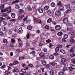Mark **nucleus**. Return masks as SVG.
Listing matches in <instances>:
<instances>
[{
    "label": "nucleus",
    "instance_id": "1",
    "mask_svg": "<svg viewBox=\"0 0 75 75\" xmlns=\"http://www.w3.org/2000/svg\"><path fill=\"white\" fill-rule=\"evenodd\" d=\"M63 21L65 24H67L69 22V21H68V19L66 17L63 19Z\"/></svg>",
    "mask_w": 75,
    "mask_h": 75
},
{
    "label": "nucleus",
    "instance_id": "2",
    "mask_svg": "<svg viewBox=\"0 0 75 75\" xmlns=\"http://www.w3.org/2000/svg\"><path fill=\"white\" fill-rule=\"evenodd\" d=\"M72 66L70 67H69V70H70L71 71H73L74 69H75V66L74 65H72Z\"/></svg>",
    "mask_w": 75,
    "mask_h": 75
},
{
    "label": "nucleus",
    "instance_id": "3",
    "mask_svg": "<svg viewBox=\"0 0 75 75\" xmlns=\"http://www.w3.org/2000/svg\"><path fill=\"white\" fill-rule=\"evenodd\" d=\"M55 14L57 16H60V15H61V13L60 12V11H57L55 13Z\"/></svg>",
    "mask_w": 75,
    "mask_h": 75
},
{
    "label": "nucleus",
    "instance_id": "4",
    "mask_svg": "<svg viewBox=\"0 0 75 75\" xmlns=\"http://www.w3.org/2000/svg\"><path fill=\"white\" fill-rule=\"evenodd\" d=\"M41 63L43 65H45L47 64V62L44 60H42L41 61Z\"/></svg>",
    "mask_w": 75,
    "mask_h": 75
},
{
    "label": "nucleus",
    "instance_id": "5",
    "mask_svg": "<svg viewBox=\"0 0 75 75\" xmlns=\"http://www.w3.org/2000/svg\"><path fill=\"white\" fill-rule=\"evenodd\" d=\"M67 61V59L65 58H62L61 59V62L62 63H65Z\"/></svg>",
    "mask_w": 75,
    "mask_h": 75
},
{
    "label": "nucleus",
    "instance_id": "6",
    "mask_svg": "<svg viewBox=\"0 0 75 75\" xmlns=\"http://www.w3.org/2000/svg\"><path fill=\"white\" fill-rule=\"evenodd\" d=\"M75 35L74 34V32H73L72 34H71V35L70 37L71 40H74V37Z\"/></svg>",
    "mask_w": 75,
    "mask_h": 75
},
{
    "label": "nucleus",
    "instance_id": "7",
    "mask_svg": "<svg viewBox=\"0 0 75 75\" xmlns=\"http://www.w3.org/2000/svg\"><path fill=\"white\" fill-rule=\"evenodd\" d=\"M19 14H23V13L24 12V11L22 9H20L19 10Z\"/></svg>",
    "mask_w": 75,
    "mask_h": 75
},
{
    "label": "nucleus",
    "instance_id": "8",
    "mask_svg": "<svg viewBox=\"0 0 75 75\" xmlns=\"http://www.w3.org/2000/svg\"><path fill=\"white\" fill-rule=\"evenodd\" d=\"M72 11H71V9H67V11H65V13L66 14H68V13H70Z\"/></svg>",
    "mask_w": 75,
    "mask_h": 75
},
{
    "label": "nucleus",
    "instance_id": "9",
    "mask_svg": "<svg viewBox=\"0 0 75 75\" xmlns=\"http://www.w3.org/2000/svg\"><path fill=\"white\" fill-rule=\"evenodd\" d=\"M11 15L12 18H15V17H16V14H15L14 13H11Z\"/></svg>",
    "mask_w": 75,
    "mask_h": 75
},
{
    "label": "nucleus",
    "instance_id": "10",
    "mask_svg": "<svg viewBox=\"0 0 75 75\" xmlns=\"http://www.w3.org/2000/svg\"><path fill=\"white\" fill-rule=\"evenodd\" d=\"M25 57L24 56H21L19 57V60H21V59H24Z\"/></svg>",
    "mask_w": 75,
    "mask_h": 75
},
{
    "label": "nucleus",
    "instance_id": "11",
    "mask_svg": "<svg viewBox=\"0 0 75 75\" xmlns=\"http://www.w3.org/2000/svg\"><path fill=\"white\" fill-rule=\"evenodd\" d=\"M18 32L19 34H21L23 33V30L22 29L21 30H20V29H19L18 30Z\"/></svg>",
    "mask_w": 75,
    "mask_h": 75
},
{
    "label": "nucleus",
    "instance_id": "12",
    "mask_svg": "<svg viewBox=\"0 0 75 75\" xmlns=\"http://www.w3.org/2000/svg\"><path fill=\"white\" fill-rule=\"evenodd\" d=\"M8 10L7 9H2L1 10V13H4V12H6V11H8Z\"/></svg>",
    "mask_w": 75,
    "mask_h": 75
},
{
    "label": "nucleus",
    "instance_id": "13",
    "mask_svg": "<svg viewBox=\"0 0 75 75\" xmlns=\"http://www.w3.org/2000/svg\"><path fill=\"white\" fill-rule=\"evenodd\" d=\"M52 21V20L51 18H49L47 21V23H51Z\"/></svg>",
    "mask_w": 75,
    "mask_h": 75
},
{
    "label": "nucleus",
    "instance_id": "14",
    "mask_svg": "<svg viewBox=\"0 0 75 75\" xmlns=\"http://www.w3.org/2000/svg\"><path fill=\"white\" fill-rule=\"evenodd\" d=\"M2 17H5V18H6V17L8 16L6 14V13H3L2 15Z\"/></svg>",
    "mask_w": 75,
    "mask_h": 75
},
{
    "label": "nucleus",
    "instance_id": "15",
    "mask_svg": "<svg viewBox=\"0 0 75 75\" xmlns=\"http://www.w3.org/2000/svg\"><path fill=\"white\" fill-rule=\"evenodd\" d=\"M39 55L40 57H44L45 54L43 52H41L39 54Z\"/></svg>",
    "mask_w": 75,
    "mask_h": 75
},
{
    "label": "nucleus",
    "instance_id": "16",
    "mask_svg": "<svg viewBox=\"0 0 75 75\" xmlns=\"http://www.w3.org/2000/svg\"><path fill=\"white\" fill-rule=\"evenodd\" d=\"M23 17H24V16L22 15V16H18V18H19V20H21V19H22V18Z\"/></svg>",
    "mask_w": 75,
    "mask_h": 75
},
{
    "label": "nucleus",
    "instance_id": "17",
    "mask_svg": "<svg viewBox=\"0 0 75 75\" xmlns=\"http://www.w3.org/2000/svg\"><path fill=\"white\" fill-rule=\"evenodd\" d=\"M38 11L40 13H43V10L42 9H40L38 10Z\"/></svg>",
    "mask_w": 75,
    "mask_h": 75
},
{
    "label": "nucleus",
    "instance_id": "18",
    "mask_svg": "<svg viewBox=\"0 0 75 75\" xmlns=\"http://www.w3.org/2000/svg\"><path fill=\"white\" fill-rule=\"evenodd\" d=\"M63 33L62 32H59L58 33H57V35H58V36H61V35H62L63 34Z\"/></svg>",
    "mask_w": 75,
    "mask_h": 75
},
{
    "label": "nucleus",
    "instance_id": "19",
    "mask_svg": "<svg viewBox=\"0 0 75 75\" xmlns=\"http://www.w3.org/2000/svg\"><path fill=\"white\" fill-rule=\"evenodd\" d=\"M71 62L72 63V64H75V59H72L71 60Z\"/></svg>",
    "mask_w": 75,
    "mask_h": 75
},
{
    "label": "nucleus",
    "instance_id": "20",
    "mask_svg": "<svg viewBox=\"0 0 75 75\" xmlns=\"http://www.w3.org/2000/svg\"><path fill=\"white\" fill-rule=\"evenodd\" d=\"M12 71L13 72H18V70L17 69H15L13 70Z\"/></svg>",
    "mask_w": 75,
    "mask_h": 75
},
{
    "label": "nucleus",
    "instance_id": "21",
    "mask_svg": "<svg viewBox=\"0 0 75 75\" xmlns=\"http://www.w3.org/2000/svg\"><path fill=\"white\" fill-rule=\"evenodd\" d=\"M33 20L34 21H35V22H36V23H37L38 22V19L37 18H34Z\"/></svg>",
    "mask_w": 75,
    "mask_h": 75
},
{
    "label": "nucleus",
    "instance_id": "22",
    "mask_svg": "<svg viewBox=\"0 0 75 75\" xmlns=\"http://www.w3.org/2000/svg\"><path fill=\"white\" fill-rule=\"evenodd\" d=\"M15 7L16 8H20V6L17 4L15 5Z\"/></svg>",
    "mask_w": 75,
    "mask_h": 75
},
{
    "label": "nucleus",
    "instance_id": "23",
    "mask_svg": "<svg viewBox=\"0 0 75 75\" xmlns=\"http://www.w3.org/2000/svg\"><path fill=\"white\" fill-rule=\"evenodd\" d=\"M18 1H19V0H16L15 1H13L12 3V4H14L15 3H17Z\"/></svg>",
    "mask_w": 75,
    "mask_h": 75
},
{
    "label": "nucleus",
    "instance_id": "24",
    "mask_svg": "<svg viewBox=\"0 0 75 75\" xmlns=\"http://www.w3.org/2000/svg\"><path fill=\"white\" fill-rule=\"evenodd\" d=\"M70 55L71 57H75V54L73 52H72L70 54Z\"/></svg>",
    "mask_w": 75,
    "mask_h": 75
},
{
    "label": "nucleus",
    "instance_id": "25",
    "mask_svg": "<svg viewBox=\"0 0 75 75\" xmlns=\"http://www.w3.org/2000/svg\"><path fill=\"white\" fill-rule=\"evenodd\" d=\"M28 67H30L31 68H34V66L32 64H30L28 65Z\"/></svg>",
    "mask_w": 75,
    "mask_h": 75
},
{
    "label": "nucleus",
    "instance_id": "26",
    "mask_svg": "<svg viewBox=\"0 0 75 75\" xmlns=\"http://www.w3.org/2000/svg\"><path fill=\"white\" fill-rule=\"evenodd\" d=\"M13 63L14 64V65H16L19 64V62L17 61H15Z\"/></svg>",
    "mask_w": 75,
    "mask_h": 75
},
{
    "label": "nucleus",
    "instance_id": "27",
    "mask_svg": "<svg viewBox=\"0 0 75 75\" xmlns=\"http://www.w3.org/2000/svg\"><path fill=\"white\" fill-rule=\"evenodd\" d=\"M49 58L51 59H53L54 58V57L53 55H50L49 56Z\"/></svg>",
    "mask_w": 75,
    "mask_h": 75
},
{
    "label": "nucleus",
    "instance_id": "28",
    "mask_svg": "<svg viewBox=\"0 0 75 75\" xmlns=\"http://www.w3.org/2000/svg\"><path fill=\"white\" fill-rule=\"evenodd\" d=\"M55 28H61V26L59 25H57L55 27Z\"/></svg>",
    "mask_w": 75,
    "mask_h": 75
},
{
    "label": "nucleus",
    "instance_id": "29",
    "mask_svg": "<svg viewBox=\"0 0 75 75\" xmlns=\"http://www.w3.org/2000/svg\"><path fill=\"white\" fill-rule=\"evenodd\" d=\"M21 71L22 72H23V73H25V72H26V69H22Z\"/></svg>",
    "mask_w": 75,
    "mask_h": 75
},
{
    "label": "nucleus",
    "instance_id": "30",
    "mask_svg": "<svg viewBox=\"0 0 75 75\" xmlns=\"http://www.w3.org/2000/svg\"><path fill=\"white\" fill-rule=\"evenodd\" d=\"M68 37V35H64V39H67Z\"/></svg>",
    "mask_w": 75,
    "mask_h": 75
},
{
    "label": "nucleus",
    "instance_id": "31",
    "mask_svg": "<svg viewBox=\"0 0 75 75\" xmlns=\"http://www.w3.org/2000/svg\"><path fill=\"white\" fill-rule=\"evenodd\" d=\"M51 6L52 7H55V4L54 2H52L51 4Z\"/></svg>",
    "mask_w": 75,
    "mask_h": 75
},
{
    "label": "nucleus",
    "instance_id": "32",
    "mask_svg": "<svg viewBox=\"0 0 75 75\" xmlns=\"http://www.w3.org/2000/svg\"><path fill=\"white\" fill-rule=\"evenodd\" d=\"M30 54H33V55H35V51H32L30 52Z\"/></svg>",
    "mask_w": 75,
    "mask_h": 75
},
{
    "label": "nucleus",
    "instance_id": "33",
    "mask_svg": "<svg viewBox=\"0 0 75 75\" xmlns=\"http://www.w3.org/2000/svg\"><path fill=\"white\" fill-rule=\"evenodd\" d=\"M27 8L29 11H31L32 10L31 8V6H28Z\"/></svg>",
    "mask_w": 75,
    "mask_h": 75
},
{
    "label": "nucleus",
    "instance_id": "34",
    "mask_svg": "<svg viewBox=\"0 0 75 75\" xmlns=\"http://www.w3.org/2000/svg\"><path fill=\"white\" fill-rule=\"evenodd\" d=\"M64 73L62 71L60 72L59 73V75H64Z\"/></svg>",
    "mask_w": 75,
    "mask_h": 75
},
{
    "label": "nucleus",
    "instance_id": "35",
    "mask_svg": "<svg viewBox=\"0 0 75 75\" xmlns=\"http://www.w3.org/2000/svg\"><path fill=\"white\" fill-rule=\"evenodd\" d=\"M60 52H62L63 54H65V51L64 50H60Z\"/></svg>",
    "mask_w": 75,
    "mask_h": 75
},
{
    "label": "nucleus",
    "instance_id": "36",
    "mask_svg": "<svg viewBox=\"0 0 75 75\" xmlns=\"http://www.w3.org/2000/svg\"><path fill=\"white\" fill-rule=\"evenodd\" d=\"M4 8V4L2 5L0 7V8Z\"/></svg>",
    "mask_w": 75,
    "mask_h": 75
},
{
    "label": "nucleus",
    "instance_id": "37",
    "mask_svg": "<svg viewBox=\"0 0 75 75\" xmlns=\"http://www.w3.org/2000/svg\"><path fill=\"white\" fill-rule=\"evenodd\" d=\"M50 74L51 75H53L54 74V71H53L52 70L50 71Z\"/></svg>",
    "mask_w": 75,
    "mask_h": 75
},
{
    "label": "nucleus",
    "instance_id": "38",
    "mask_svg": "<svg viewBox=\"0 0 75 75\" xmlns=\"http://www.w3.org/2000/svg\"><path fill=\"white\" fill-rule=\"evenodd\" d=\"M59 51V47H57L55 48V51L57 52V51Z\"/></svg>",
    "mask_w": 75,
    "mask_h": 75
},
{
    "label": "nucleus",
    "instance_id": "39",
    "mask_svg": "<svg viewBox=\"0 0 75 75\" xmlns=\"http://www.w3.org/2000/svg\"><path fill=\"white\" fill-rule=\"evenodd\" d=\"M70 52H74V48L73 47H71V49L70 50Z\"/></svg>",
    "mask_w": 75,
    "mask_h": 75
},
{
    "label": "nucleus",
    "instance_id": "40",
    "mask_svg": "<svg viewBox=\"0 0 75 75\" xmlns=\"http://www.w3.org/2000/svg\"><path fill=\"white\" fill-rule=\"evenodd\" d=\"M46 41L47 42V43H50V42H51V40H50V39H48L46 40Z\"/></svg>",
    "mask_w": 75,
    "mask_h": 75
},
{
    "label": "nucleus",
    "instance_id": "41",
    "mask_svg": "<svg viewBox=\"0 0 75 75\" xmlns=\"http://www.w3.org/2000/svg\"><path fill=\"white\" fill-rule=\"evenodd\" d=\"M48 8H49V6H45L44 7V8L45 10H48Z\"/></svg>",
    "mask_w": 75,
    "mask_h": 75
},
{
    "label": "nucleus",
    "instance_id": "42",
    "mask_svg": "<svg viewBox=\"0 0 75 75\" xmlns=\"http://www.w3.org/2000/svg\"><path fill=\"white\" fill-rule=\"evenodd\" d=\"M37 23H39L40 24L41 23H42V22L41 21V20L40 19H38V22Z\"/></svg>",
    "mask_w": 75,
    "mask_h": 75
},
{
    "label": "nucleus",
    "instance_id": "43",
    "mask_svg": "<svg viewBox=\"0 0 75 75\" xmlns=\"http://www.w3.org/2000/svg\"><path fill=\"white\" fill-rule=\"evenodd\" d=\"M9 65L10 67L13 66V65H14V63H11L9 64Z\"/></svg>",
    "mask_w": 75,
    "mask_h": 75
},
{
    "label": "nucleus",
    "instance_id": "44",
    "mask_svg": "<svg viewBox=\"0 0 75 75\" xmlns=\"http://www.w3.org/2000/svg\"><path fill=\"white\" fill-rule=\"evenodd\" d=\"M3 42L4 43H7V40L6 39H4Z\"/></svg>",
    "mask_w": 75,
    "mask_h": 75
},
{
    "label": "nucleus",
    "instance_id": "45",
    "mask_svg": "<svg viewBox=\"0 0 75 75\" xmlns=\"http://www.w3.org/2000/svg\"><path fill=\"white\" fill-rule=\"evenodd\" d=\"M16 51L18 52H22L23 51V50H19L18 49H17Z\"/></svg>",
    "mask_w": 75,
    "mask_h": 75
},
{
    "label": "nucleus",
    "instance_id": "46",
    "mask_svg": "<svg viewBox=\"0 0 75 75\" xmlns=\"http://www.w3.org/2000/svg\"><path fill=\"white\" fill-rule=\"evenodd\" d=\"M5 20V18L2 17H0V21H2V20Z\"/></svg>",
    "mask_w": 75,
    "mask_h": 75
},
{
    "label": "nucleus",
    "instance_id": "47",
    "mask_svg": "<svg viewBox=\"0 0 75 75\" xmlns=\"http://www.w3.org/2000/svg\"><path fill=\"white\" fill-rule=\"evenodd\" d=\"M70 42H72L74 43V42H75V41H74V39H71V40H70Z\"/></svg>",
    "mask_w": 75,
    "mask_h": 75
},
{
    "label": "nucleus",
    "instance_id": "48",
    "mask_svg": "<svg viewBox=\"0 0 75 75\" xmlns=\"http://www.w3.org/2000/svg\"><path fill=\"white\" fill-rule=\"evenodd\" d=\"M58 6H61L62 5V4H61V1H59L58 4H57Z\"/></svg>",
    "mask_w": 75,
    "mask_h": 75
},
{
    "label": "nucleus",
    "instance_id": "49",
    "mask_svg": "<svg viewBox=\"0 0 75 75\" xmlns=\"http://www.w3.org/2000/svg\"><path fill=\"white\" fill-rule=\"evenodd\" d=\"M3 32L2 31H0V35L1 36H3L4 35Z\"/></svg>",
    "mask_w": 75,
    "mask_h": 75
},
{
    "label": "nucleus",
    "instance_id": "50",
    "mask_svg": "<svg viewBox=\"0 0 75 75\" xmlns=\"http://www.w3.org/2000/svg\"><path fill=\"white\" fill-rule=\"evenodd\" d=\"M18 30L16 28H14L13 29V31L15 32V33H16V32H18Z\"/></svg>",
    "mask_w": 75,
    "mask_h": 75
},
{
    "label": "nucleus",
    "instance_id": "51",
    "mask_svg": "<svg viewBox=\"0 0 75 75\" xmlns=\"http://www.w3.org/2000/svg\"><path fill=\"white\" fill-rule=\"evenodd\" d=\"M50 64L53 67H54V66H55V63L54 62H52Z\"/></svg>",
    "mask_w": 75,
    "mask_h": 75
},
{
    "label": "nucleus",
    "instance_id": "52",
    "mask_svg": "<svg viewBox=\"0 0 75 75\" xmlns=\"http://www.w3.org/2000/svg\"><path fill=\"white\" fill-rule=\"evenodd\" d=\"M47 13L48 14L50 15V14H51L52 13V12H51V11L48 10L47 12Z\"/></svg>",
    "mask_w": 75,
    "mask_h": 75
},
{
    "label": "nucleus",
    "instance_id": "53",
    "mask_svg": "<svg viewBox=\"0 0 75 75\" xmlns=\"http://www.w3.org/2000/svg\"><path fill=\"white\" fill-rule=\"evenodd\" d=\"M18 46L20 47H22V46H23V44L21 43H19Z\"/></svg>",
    "mask_w": 75,
    "mask_h": 75
},
{
    "label": "nucleus",
    "instance_id": "54",
    "mask_svg": "<svg viewBox=\"0 0 75 75\" xmlns=\"http://www.w3.org/2000/svg\"><path fill=\"white\" fill-rule=\"evenodd\" d=\"M5 73L6 74H7V75H9V74H10L9 72L7 71H6L5 72Z\"/></svg>",
    "mask_w": 75,
    "mask_h": 75
},
{
    "label": "nucleus",
    "instance_id": "55",
    "mask_svg": "<svg viewBox=\"0 0 75 75\" xmlns=\"http://www.w3.org/2000/svg\"><path fill=\"white\" fill-rule=\"evenodd\" d=\"M62 42H66V40L64 38V39H62Z\"/></svg>",
    "mask_w": 75,
    "mask_h": 75
},
{
    "label": "nucleus",
    "instance_id": "56",
    "mask_svg": "<svg viewBox=\"0 0 75 75\" xmlns=\"http://www.w3.org/2000/svg\"><path fill=\"white\" fill-rule=\"evenodd\" d=\"M43 51H44V52H47V49H46V48H44L43 49Z\"/></svg>",
    "mask_w": 75,
    "mask_h": 75
},
{
    "label": "nucleus",
    "instance_id": "57",
    "mask_svg": "<svg viewBox=\"0 0 75 75\" xmlns=\"http://www.w3.org/2000/svg\"><path fill=\"white\" fill-rule=\"evenodd\" d=\"M11 42H15V40L13 39H11Z\"/></svg>",
    "mask_w": 75,
    "mask_h": 75
},
{
    "label": "nucleus",
    "instance_id": "58",
    "mask_svg": "<svg viewBox=\"0 0 75 75\" xmlns=\"http://www.w3.org/2000/svg\"><path fill=\"white\" fill-rule=\"evenodd\" d=\"M8 34L9 35H11V34H12V31H9L8 33Z\"/></svg>",
    "mask_w": 75,
    "mask_h": 75
},
{
    "label": "nucleus",
    "instance_id": "59",
    "mask_svg": "<svg viewBox=\"0 0 75 75\" xmlns=\"http://www.w3.org/2000/svg\"><path fill=\"white\" fill-rule=\"evenodd\" d=\"M3 24H4V25H6V24H7V22H6L5 21H3Z\"/></svg>",
    "mask_w": 75,
    "mask_h": 75
},
{
    "label": "nucleus",
    "instance_id": "60",
    "mask_svg": "<svg viewBox=\"0 0 75 75\" xmlns=\"http://www.w3.org/2000/svg\"><path fill=\"white\" fill-rule=\"evenodd\" d=\"M67 8H70V4H69L66 5Z\"/></svg>",
    "mask_w": 75,
    "mask_h": 75
},
{
    "label": "nucleus",
    "instance_id": "61",
    "mask_svg": "<svg viewBox=\"0 0 75 75\" xmlns=\"http://www.w3.org/2000/svg\"><path fill=\"white\" fill-rule=\"evenodd\" d=\"M53 45H52L51 43L50 44L49 46L50 48H51V47H53Z\"/></svg>",
    "mask_w": 75,
    "mask_h": 75
},
{
    "label": "nucleus",
    "instance_id": "62",
    "mask_svg": "<svg viewBox=\"0 0 75 75\" xmlns=\"http://www.w3.org/2000/svg\"><path fill=\"white\" fill-rule=\"evenodd\" d=\"M46 67L47 68H49V69H50V64H48L47 65Z\"/></svg>",
    "mask_w": 75,
    "mask_h": 75
},
{
    "label": "nucleus",
    "instance_id": "63",
    "mask_svg": "<svg viewBox=\"0 0 75 75\" xmlns=\"http://www.w3.org/2000/svg\"><path fill=\"white\" fill-rule=\"evenodd\" d=\"M27 28H32V26L30 25H28V26Z\"/></svg>",
    "mask_w": 75,
    "mask_h": 75
},
{
    "label": "nucleus",
    "instance_id": "64",
    "mask_svg": "<svg viewBox=\"0 0 75 75\" xmlns=\"http://www.w3.org/2000/svg\"><path fill=\"white\" fill-rule=\"evenodd\" d=\"M36 33H40V30H37L36 31Z\"/></svg>",
    "mask_w": 75,
    "mask_h": 75
}]
</instances>
